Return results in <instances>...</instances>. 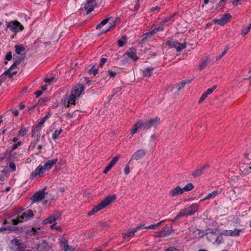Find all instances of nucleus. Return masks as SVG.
Segmentation results:
<instances>
[{"mask_svg":"<svg viewBox=\"0 0 251 251\" xmlns=\"http://www.w3.org/2000/svg\"><path fill=\"white\" fill-rule=\"evenodd\" d=\"M9 168L12 169V171H15L16 170V165L13 162H10L9 165Z\"/></svg>","mask_w":251,"mask_h":251,"instance_id":"obj_58","label":"nucleus"},{"mask_svg":"<svg viewBox=\"0 0 251 251\" xmlns=\"http://www.w3.org/2000/svg\"><path fill=\"white\" fill-rule=\"evenodd\" d=\"M112 24H113V25H112V27H114V25H115L114 22H113V23H112ZM111 28H112V26H109L108 28H107V29H102L101 30L100 33L99 34V35H100V34H101L102 33H106V32H107V31H109V30H111Z\"/></svg>","mask_w":251,"mask_h":251,"instance_id":"obj_49","label":"nucleus"},{"mask_svg":"<svg viewBox=\"0 0 251 251\" xmlns=\"http://www.w3.org/2000/svg\"><path fill=\"white\" fill-rule=\"evenodd\" d=\"M191 80L182 81L177 85V91H179L183 88L187 83H190Z\"/></svg>","mask_w":251,"mask_h":251,"instance_id":"obj_26","label":"nucleus"},{"mask_svg":"<svg viewBox=\"0 0 251 251\" xmlns=\"http://www.w3.org/2000/svg\"><path fill=\"white\" fill-rule=\"evenodd\" d=\"M60 245L61 246V248L63 250H64L65 248H67L68 244V241L66 239V238L64 237H62L60 239Z\"/></svg>","mask_w":251,"mask_h":251,"instance_id":"obj_28","label":"nucleus"},{"mask_svg":"<svg viewBox=\"0 0 251 251\" xmlns=\"http://www.w3.org/2000/svg\"><path fill=\"white\" fill-rule=\"evenodd\" d=\"M124 172H125V173L126 175H127L129 174V173L130 172V170H129V167L128 164L125 167V169H124Z\"/></svg>","mask_w":251,"mask_h":251,"instance_id":"obj_61","label":"nucleus"},{"mask_svg":"<svg viewBox=\"0 0 251 251\" xmlns=\"http://www.w3.org/2000/svg\"><path fill=\"white\" fill-rule=\"evenodd\" d=\"M84 86L83 85L78 84L74 88L71 93L78 98L81 94L82 92L84 91Z\"/></svg>","mask_w":251,"mask_h":251,"instance_id":"obj_11","label":"nucleus"},{"mask_svg":"<svg viewBox=\"0 0 251 251\" xmlns=\"http://www.w3.org/2000/svg\"><path fill=\"white\" fill-rule=\"evenodd\" d=\"M194 187V185L192 183H189L185 187L182 188V190L183 192H188L192 190Z\"/></svg>","mask_w":251,"mask_h":251,"instance_id":"obj_30","label":"nucleus"},{"mask_svg":"<svg viewBox=\"0 0 251 251\" xmlns=\"http://www.w3.org/2000/svg\"><path fill=\"white\" fill-rule=\"evenodd\" d=\"M185 215L183 212V211L181 209L180 211L177 214V215L176 216V219H179V218L185 217Z\"/></svg>","mask_w":251,"mask_h":251,"instance_id":"obj_50","label":"nucleus"},{"mask_svg":"<svg viewBox=\"0 0 251 251\" xmlns=\"http://www.w3.org/2000/svg\"><path fill=\"white\" fill-rule=\"evenodd\" d=\"M138 129H141V127L140 125L139 124V122L138 121L137 123L134 125L133 129L131 130V134L133 135L136 133Z\"/></svg>","mask_w":251,"mask_h":251,"instance_id":"obj_38","label":"nucleus"},{"mask_svg":"<svg viewBox=\"0 0 251 251\" xmlns=\"http://www.w3.org/2000/svg\"><path fill=\"white\" fill-rule=\"evenodd\" d=\"M34 213L31 209L25 211L22 214L18 216L16 219L12 220V223L13 225H17L23 221H27L30 220L34 216Z\"/></svg>","mask_w":251,"mask_h":251,"instance_id":"obj_3","label":"nucleus"},{"mask_svg":"<svg viewBox=\"0 0 251 251\" xmlns=\"http://www.w3.org/2000/svg\"><path fill=\"white\" fill-rule=\"evenodd\" d=\"M64 251H74L75 249L71 246L67 245V248L64 249Z\"/></svg>","mask_w":251,"mask_h":251,"instance_id":"obj_59","label":"nucleus"},{"mask_svg":"<svg viewBox=\"0 0 251 251\" xmlns=\"http://www.w3.org/2000/svg\"><path fill=\"white\" fill-rule=\"evenodd\" d=\"M21 145V142H18L17 143H16L14 145H13V146L12 147V150H15L16 148H18V146H20Z\"/></svg>","mask_w":251,"mask_h":251,"instance_id":"obj_63","label":"nucleus"},{"mask_svg":"<svg viewBox=\"0 0 251 251\" xmlns=\"http://www.w3.org/2000/svg\"><path fill=\"white\" fill-rule=\"evenodd\" d=\"M7 155H9V160H11L12 159L17 158L18 157V154L14 151V150H11L10 151H7L4 153V157H5Z\"/></svg>","mask_w":251,"mask_h":251,"instance_id":"obj_18","label":"nucleus"},{"mask_svg":"<svg viewBox=\"0 0 251 251\" xmlns=\"http://www.w3.org/2000/svg\"><path fill=\"white\" fill-rule=\"evenodd\" d=\"M198 208L199 205L197 203H195L192 204L190 206L187 207V208L189 211V213H190V215H191L198 211Z\"/></svg>","mask_w":251,"mask_h":251,"instance_id":"obj_20","label":"nucleus"},{"mask_svg":"<svg viewBox=\"0 0 251 251\" xmlns=\"http://www.w3.org/2000/svg\"><path fill=\"white\" fill-rule=\"evenodd\" d=\"M6 170H2L0 173V181H3L4 180H5L7 177V174H6Z\"/></svg>","mask_w":251,"mask_h":251,"instance_id":"obj_34","label":"nucleus"},{"mask_svg":"<svg viewBox=\"0 0 251 251\" xmlns=\"http://www.w3.org/2000/svg\"><path fill=\"white\" fill-rule=\"evenodd\" d=\"M95 67V65H93L91 69L89 71V73H91L93 74L94 75H96L98 74V69H94V68Z\"/></svg>","mask_w":251,"mask_h":251,"instance_id":"obj_54","label":"nucleus"},{"mask_svg":"<svg viewBox=\"0 0 251 251\" xmlns=\"http://www.w3.org/2000/svg\"><path fill=\"white\" fill-rule=\"evenodd\" d=\"M126 36H122L121 39L118 41V45L120 47H123L126 43Z\"/></svg>","mask_w":251,"mask_h":251,"instance_id":"obj_39","label":"nucleus"},{"mask_svg":"<svg viewBox=\"0 0 251 251\" xmlns=\"http://www.w3.org/2000/svg\"><path fill=\"white\" fill-rule=\"evenodd\" d=\"M139 124L140 126L141 129L146 130L151 128L152 127L155 126L160 123V118L155 117L153 119H149L146 121H138Z\"/></svg>","mask_w":251,"mask_h":251,"instance_id":"obj_2","label":"nucleus"},{"mask_svg":"<svg viewBox=\"0 0 251 251\" xmlns=\"http://www.w3.org/2000/svg\"><path fill=\"white\" fill-rule=\"evenodd\" d=\"M228 49V47H226V49L222 52L221 54L216 57V61L221 60L223 56L226 53Z\"/></svg>","mask_w":251,"mask_h":251,"instance_id":"obj_44","label":"nucleus"},{"mask_svg":"<svg viewBox=\"0 0 251 251\" xmlns=\"http://www.w3.org/2000/svg\"><path fill=\"white\" fill-rule=\"evenodd\" d=\"M110 18H106L102 20L99 25H98L96 26L97 29L101 28L103 25H105L109 20Z\"/></svg>","mask_w":251,"mask_h":251,"instance_id":"obj_35","label":"nucleus"},{"mask_svg":"<svg viewBox=\"0 0 251 251\" xmlns=\"http://www.w3.org/2000/svg\"><path fill=\"white\" fill-rule=\"evenodd\" d=\"M22 59H18L15 62L11 65V66L10 67V70L13 69L15 67H16L17 65H20L21 63Z\"/></svg>","mask_w":251,"mask_h":251,"instance_id":"obj_45","label":"nucleus"},{"mask_svg":"<svg viewBox=\"0 0 251 251\" xmlns=\"http://www.w3.org/2000/svg\"><path fill=\"white\" fill-rule=\"evenodd\" d=\"M51 115V113L50 112H49L41 120V121L39 123L40 125L43 126L44 123L50 117Z\"/></svg>","mask_w":251,"mask_h":251,"instance_id":"obj_36","label":"nucleus"},{"mask_svg":"<svg viewBox=\"0 0 251 251\" xmlns=\"http://www.w3.org/2000/svg\"><path fill=\"white\" fill-rule=\"evenodd\" d=\"M126 54L131 58L133 61H136L138 57L137 56V50L134 48H131L126 52Z\"/></svg>","mask_w":251,"mask_h":251,"instance_id":"obj_12","label":"nucleus"},{"mask_svg":"<svg viewBox=\"0 0 251 251\" xmlns=\"http://www.w3.org/2000/svg\"><path fill=\"white\" fill-rule=\"evenodd\" d=\"M5 58L7 60H8V61L12 59L11 52L9 51L8 53H7Z\"/></svg>","mask_w":251,"mask_h":251,"instance_id":"obj_57","label":"nucleus"},{"mask_svg":"<svg viewBox=\"0 0 251 251\" xmlns=\"http://www.w3.org/2000/svg\"><path fill=\"white\" fill-rule=\"evenodd\" d=\"M13 244V249L14 251H31L29 249H25L24 244L21 240L14 239L11 241Z\"/></svg>","mask_w":251,"mask_h":251,"instance_id":"obj_6","label":"nucleus"},{"mask_svg":"<svg viewBox=\"0 0 251 251\" xmlns=\"http://www.w3.org/2000/svg\"><path fill=\"white\" fill-rule=\"evenodd\" d=\"M57 159L48 160L43 166L45 170L50 169L57 162Z\"/></svg>","mask_w":251,"mask_h":251,"instance_id":"obj_19","label":"nucleus"},{"mask_svg":"<svg viewBox=\"0 0 251 251\" xmlns=\"http://www.w3.org/2000/svg\"><path fill=\"white\" fill-rule=\"evenodd\" d=\"M141 227L142 226H140L133 228L130 231L128 230L127 232L123 234V237L128 241L129 240V238L133 236L134 233Z\"/></svg>","mask_w":251,"mask_h":251,"instance_id":"obj_14","label":"nucleus"},{"mask_svg":"<svg viewBox=\"0 0 251 251\" xmlns=\"http://www.w3.org/2000/svg\"><path fill=\"white\" fill-rule=\"evenodd\" d=\"M251 28V27H250V25H249L248 26H246L245 28L243 29L241 31V34L243 35L244 36L246 35L247 33H248Z\"/></svg>","mask_w":251,"mask_h":251,"instance_id":"obj_41","label":"nucleus"},{"mask_svg":"<svg viewBox=\"0 0 251 251\" xmlns=\"http://www.w3.org/2000/svg\"><path fill=\"white\" fill-rule=\"evenodd\" d=\"M244 172L246 174L251 173V166H248L244 170Z\"/></svg>","mask_w":251,"mask_h":251,"instance_id":"obj_60","label":"nucleus"},{"mask_svg":"<svg viewBox=\"0 0 251 251\" xmlns=\"http://www.w3.org/2000/svg\"><path fill=\"white\" fill-rule=\"evenodd\" d=\"M119 159V156L118 155L115 156L112 159V160L110 161L108 165L105 168L103 171V173L107 174V173L110 170L112 167L115 165V164L118 161Z\"/></svg>","mask_w":251,"mask_h":251,"instance_id":"obj_16","label":"nucleus"},{"mask_svg":"<svg viewBox=\"0 0 251 251\" xmlns=\"http://www.w3.org/2000/svg\"><path fill=\"white\" fill-rule=\"evenodd\" d=\"M46 171L43 166L39 165L38 167L35 169V170L32 173V176L34 178H36L37 177H39L41 175L44 173Z\"/></svg>","mask_w":251,"mask_h":251,"instance_id":"obj_15","label":"nucleus"},{"mask_svg":"<svg viewBox=\"0 0 251 251\" xmlns=\"http://www.w3.org/2000/svg\"><path fill=\"white\" fill-rule=\"evenodd\" d=\"M231 233H232V232H231V230H224L222 232V235H224L226 236H231Z\"/></svg>","mask_w":251,"mask_h":251,"instance_id":"obj_51","label":"nucleus"},{"mask_svg":"<svg viewBox=\"0 0 251 251\" xmlns=\"http://www.w3.org/2000/svg\"><path fill=\"white\" fill-rule=\"evenodd\" d=\"M6 27L9 28L12 32L16 33L24 29V26L18 21H12L6 22Z\"/></svg>","mask_w":251,"mask_h":251,"instance_id":"obj_5","label":"nucleus"},{"mask_svg":"<svg viewBox=\"0 0 251 251\" xmlns=\"http://www.w3.org/2000/svg\"><path fill=\"white\" fill-rule=\"evenodd\" d=\"M208 96L206 95V94H205V93H203L201 97L200 98L199 100V103H201L202 101H203Z\"/></svg>","mask_w":251,"mask_h":251,"instance_id":"obj_56","label":"nucleus"},{"mask_svg":"<svg viewBox=\"0 0 251 251\" xmlns=\"http://www.w3.org/2000/svg\"><path fill=\"white\" fill-rule=\"evenodd\" d=\"M116 199L115 195L107 196L103 201L100 203L95 206L91 211L88 213V216L94 215L96 212L100 211V210L108 206L112 201Z\"/></svg>","mask_w":251,"mask_h":251,"instance_id":"obj_1","label":"nucleus"},{"mask_svg":"<svg viewBox=\"0 0 251 251\" xmlns=\"http://www.w3.org/2000/svg\"><path fill=\"white\" fill-rule=\"evenodd\" d=\"M146 153L147 151L145 149H139L132 155L131 160H138L143 157Z\"/></svg>","mask_w":251,"mask_h":251,"instance_id":"obj_8","label":"nucleus"},{"mask_svg":"<svg viewBox=\"0 0 251 251\" xmlns=\"http://www.w3.org/2000/svg\"><path fill=\"white\" fill-rule=\"evenodd\" d=\"M16 52L19 54L23 51H24L25 48L22 45H16L15 46Z\"/></svg>","mask_w":251,"mask_h":251,"instance_id":"obj_32","label":"nucleus"},{"mask_svg":"<svg viewBox=\"0 0 251 251\" xmlns=\"http://www.w3.org/2000/svg\"><path fill=\"white\" fill-rule=\"evenodd\" d=\"M153 70V68L152 67H148L146 68L143 71V75L144 76H151L152 74V71Z\"/></svg>","mask_w":251,"mask_h":251,"instance_id":"obj_24","label":"nucleus"},{"mask_svg":"<svg viewBox=\"0 0 251 251\" xmlns=\"http://www.w3.org/2000/svg\"><path fill=\"white\" fill-rule=\"evenodd\" d=\"M220 192L218 191H214L211 193L208 194L206 197L204 198L202 201H204L206 200H209L211 198H215L217 195H218Z\"/></svg>","mask_w":251,"mask_h":251,"instance_id":"obj_25","label":"nucleus"},{"mask_svg":"<svg viewBox=\"0 0 251 251\" xmlns=\"http://www.w3.org/2000/svg\"><path fill=\"white\" fill-rule=\"evenodd\" d=\"M206 236L209 242L217 246L220 245L223 241V237L219 236L216 232L213 231L207 232L206 234Z\"/></svg>","mask_w":251,"mask_h":251,"instance_id":"obj_4","label":"nucleus"},{"mask_svg":"<svg viewBox=\"0 0 251 251\" xmlns=\"http://www.w3.org/2000/svg\"><path fill=\"white\" fill-rule=\"evenodd\" d=\"M186 46L185 44H182L178 43V46H177V51L180 52L183 49L186 48Z\"/></svg>","mask_w":251,"mask_h":251,"instance_id":"obj_46","label":"nucleus"},{"mask_svg":"<svg viewBox=\"0 0 251 251\" xmlns=\"http://www.w3.org/2000/svg\"><path fill=\"white\" fill-rule=\"evenodd\" d=\"M96 0H88L87 2L84 4V8L86 10L87 14L91 12L96 5Z\"/></svg>","mask_w":251,"mask_h":251,"instance_id":"obj_9","label":"nucleus"},{"mask_svg":"<svg viewBox=\"0 0 251 251\" xmlns=\"http://www.w3.org/2000/svg\"><path fill=\"white\" fill-rule=\"evenodd\" d=\"M152 35H153V34L151 33V31L145 33L143 35L142 40L144 41V40H147L148 38H150Z\"/></svg>","mask_w":251,"mask_h":251,"instance_id":"obj_43","label":"nucleus"},{"mask_svg":"<svg viewBox=\"0 0 251 251\" xmlns=\"http://www.w3.org/2000/svg\"><path fill=\"white\" fill-rule=\"evenodd\" d=\"M171 20V17H167L164 20H163L161 22V24L162 25H165V24L168 23L170 22Z\"/></svg>","mask_w":251,"mask_h":251,"instance_id":"obj_55","label":"nucleus"},{"mask_svg":"<svg viewBox=\"0 0 251 251\" xmlns=\"http://www.w3.org/2000/svg\"><path fill=\"white\" fill-rule=\"evenodd\" d=\"M45 198V191L44 190L35 193L32 197L33 202H35L42 200Z\"/></svg>","mask_w":251,"mask_h":251,"instance_id":"obj_10","label":"nucleus"},{"mask_svg":"<svg viewBox=\"0 0 251 251\" xmlns=\"http://www.w3.org/2000/svg\"><path fill=\"white\" fill-rule=\"evenodd\" d=\"M241 231V229L237 228H235L233 230H231V232H232L231 236H238L240 235Z\"/></svg>","mask_w":251,"mask_h":251,"instance_id":"obj_37","label":"nucleus"},{"mask_svg":"<svg viewBox=\"0 0 251 251\" xmlns=\"http://www.w3.org/2000/svg\"><path fill=\"white\" fill-rule=\"evenodd\" d=\"M172 230H170L169 228H165V229L162 230V231H161L159 233L158 236H160V237L167 236L169 235L170 234H171V233H172Z\"/></svg>","mask_w":251,"mask_h":251,"instance_id":"obj_23","label":"nucleus"},{"mask_svg":"<svg viewBox=\"0 0 251 251\" xmlns=\"http://www.w3.org/2000/svg\"><path fill=\"white\" fill-rule=\"evenodd\" d=\"M216 86H214L213 88L208 89L205 92V93L206 94V95L208 96L211 94L213 92V91L216 89Z\"/></svg>","mask_w":251,"mask_h":251,"instance_id":"obj_52","label":"nucleus"},{"mask_svg":"<svg viewBox=\"0 0 251 251\" xmlns=\"http://www.w3.org/2000/svg\"><path fill=\"white\" fill-rule=\"evenodd\" d=\"M62 131L63 130L62 128H60L59 130H55L52 133V138L53 140L56 139Z\"/></svg>","mask_w":251,"mask_h":251,"instance_id":"obj_31","label":"nucleus"},{"mask_svg":"<svg viewBox=\"0 0 251 251\" xmlns=\"http://www.w3.org/2000/svg\"><path fill=\"white\" fill-rule=\"evenodd\" d=\"M231 18V15L230 13H226L224 14L223 17L219 20L215 19L213 22L215 24H217L221 26L224 25L226 23L229 22Z\"/></svg>","mask_w":251,"mask_h":251,"instance_id":"obj_7","label":"nucleus"},{"mask_svg":"<svg viewBox=\"0 0 251 251\" xmlns=\"http://www.w3.org/2000/svg\"><path fill=\"white\" fill-rule=\"evenodd\" d=\"M163 30H164L163 27H159L155 28L154 29L152 30L151 31V33H152V34L153 35L156 33H157V32L161 31H163Z\"/></svg>","mask_w":251,"mask_h":251,"instance_id":"obj_48","label":"nucleus"},{"mask_svg":"<svg viewBox=\"0 0 251 251\" xmlns=\"http://www.w3.org/2000/svg\"><path fill=\"white\" fill-rule=\"evenodd\" d=\"M165 251H179L175 248L172 247V248L167 249V250H166Z\"/></svg>","mask_w":251,"mask_h":251,"instance_id":"obj_64","label":"nucleus"},{"mask_svg":"<svg viewBox=\"0 0 251 251\" xmlns=\"http://www.w3.org/2000/svg\"><path fill=\"white\" fill-rule=\"evenodd\" d=\"M43 126L40 125L38 124L32 129V136L37 135L38 136L40 134V130Z\"/></svg>","mask_w":251,"mask_h":251,"instance_id":"obj_21","label":"nucleus"},{"mask_svg":"<svg viewBox=\"0 0 251 251\" xmlns=\"http://www.w3.org/2000/svg\"><path fill=\"white\" fill-rule=\"evenodd\" d=\"M27 130L25 127H22L18 132V136L23 137L27 132Z\"/></svg>","mask_w":251,"mask_h":251,"instance_id":"obj_40","label":"nucleus"},{"mask_svg":"<svg viewBox=\"0 0 251 251\" xmlns=\"http://www.w3.org/2000/svg\"><path fill=\"white\" fill-rule=\"evenodd\" d=\"M207 59L202 60L200 62L199 66V70L201 71L203 69H204L206 66L207 64Z\"/></svg>","mask_w":251,"mask_h":251,"instance_id":"obj_33","label":"nucleus"},{"mask_svg":"<svg viewBox=\"0 0 251 251\" xmlns=\"http://www.w3.org/2000/svg\"><path fill=\"white\" fill-rule=\"evenodd\" d=\"M11 70H10V69H9L8 70H7V71H6L4 73H3V75H7L8 76L9 78H11L12 77V73L11 72Z\"/></svg>","mask_w":251,"mask_h":251,"instance_id":"obj_53","label":"nucleus"},{"mask_svg":"<svg viewBox=\"0 0 251 251\" xmlns=\"http://www.w3.org/2000/svg\"><path fill=\"white\" fill-rule=\"evenodd\" d=\"M168 44L169 45L171 48H176V50H177V46H178V42H176V41H169L168 42Z\"/></svg>","mask_w":251,"mask_h":251,"instance_id":"obj_42","label":"nucleus"},{"mask_svg":"<svg viewBox=\"0 0 251 251\" xmlns=\"http://www.w3.org/2000/svg\"><path fill=\"white\" fill-rule=\"evenodd\" d=\"M60 215V213H58L56 215H51L50 217H49L46 220L48 221V223L50 224L55 223L56 220V217H59Z\"/></svg>","mask_w":251,"mask_h":251,"instance_id":"obj_27","label":"nucleus"},{"mask_svg":"<svg viewBox=\"0 0 251 251\" xmlns=\"http://www.w3.org/2000/svg\"><path fill=\"white\" fill-rule=\"evenodd\" d=\"M209 167V164L208 163L205 164L203 166L201 167L200 168L196 169L194 172H193L192 176L196 178L201 176L203 173L204 170Z\"/></svg>","mask_w":251,"mask_h":251,"instance_id":"obj_13","label":"nucleus"},{"mask_svg":"<svg viewBox=\"0 0 251 251\" xmlns=\"http://www.w3.org/2000/svg\"><path fill=\"white\" fill-rule=\"evenodd\" d=\"M106 59L105 58H102L100 59V63L99 64V66L100 67H102L103 65V64L106 62Z\"/></svg>","mask_w":251,"mask_h":251,"instance_id":"obj_62","label":"nucleus"},{"mask_svg":"<svg viewBox=\"0 0 251 251\" xmlns=\"http://www.w3.org/2000/svg\"><path fill=\"white\" fill-rule=\"evenodd\" d=\"M76 98H77V97L76 96H75L74 94L71 93V94L68 99V104H67V107H69L70 104L75 105V101Z\"/></svg>","mask_w":251,"mask_h":251,"instance_id":"obj_22","label":"nucleus"},{"mask_svg":"<svg viewBox=\"0 0 251 251\" xmlns=\"http://www.w3.org/2000/svg\"><path fill=\"white\" fill-rule=\"evenodd\" d=\"M163 222V221H161V222L158 223L156 224L151 225V226H145V227H143V226H144L143 225H141L142 226V227L141 228H144V229H154L156 227L159 226L161 224V223Z\"/></svg>","mask_w":251,"mask_h":251,"instance_id":"obj_29","label":"nucleus"},{"mask_svg":"<svg viewBox=\"0 0 251 251\" xmlns=\"http://www.w3.org/2000/svg\"><path fill=\"white\" fill-rule=\"evenodd\" d=\"M183 193L184 192L182 190V188L180 187L179 186H177L170 191V195L172 197H175L178 195L181 194Z\"/></svg>","mask_w":251,"mask_h":251,"instance_id":"obj_17","label":"nucleus"},{"mask_svg":"<svg viewBox=\"0 0 251 251\" xmlns=\"http://www.w3.org/2000/svg\"><path fill=\"white\" fill-rule=\"evenodd\" d=\"M107 74L110 76V78H114L116 75L117 74V72H112L110 70H108L107 72H106Z\"/></svg>","mask_w":251,"mask_h":251,"instance_id":"obj_47","label":"nucleus"}]
</instances>
